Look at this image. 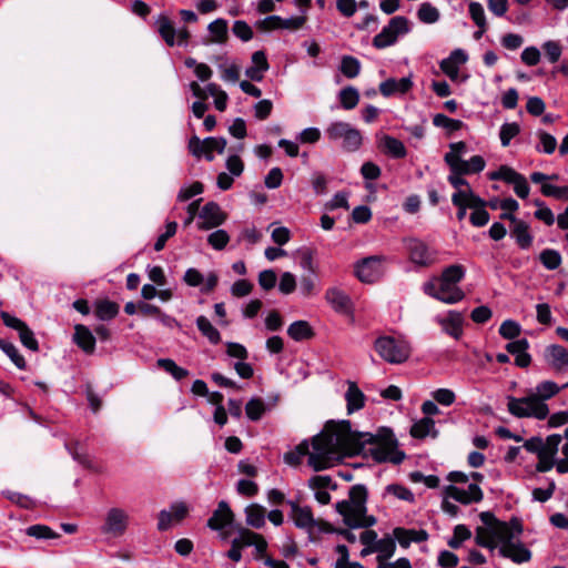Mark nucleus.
<instances>
[{
	"label": "nucleus",
	"mask_w": 568,
	"mask_h": 568,
	"mask_svg": "<svg viewBox=\"0 0 568 568\" xmlns=\"http://www.w3.org/2000/svg\"><path fill=\"white\" fill-rule=\"evenodd\" d=\"M308 486L314 490L315 499L322 505H327L331 501L329 490L336 488L332 478L323 475L312 477L308 480Z\"/></svg>",
	"instance_id": "f3484780"
},
{
	"label": "nucleus",
	"mask_w": 568,
	"mask_h": 568,
	"mask_svg": "<svg viewBox=\"0 0 568 568\" xmlns=\"http://www.w3.org/2000/svg\"><path fill=\"white\" fill-rule=\"evenodd\" d=\"M155 26L161 38L169 47L184 45L190 38L189 30L183 27L175 29L173 22L164 14H160L155 20Z\"/></svg>",
	"instance_id": "ddd939ff"
},
{
	"label": "nucleus",
	"mask_w": 568,
	"mask_h": 568,
	"mask_svg": "<svg viewBox=\"0 0 568 568\" xmlns=\"http://www.w3.org/2000/svg\"><path fill=\"white\" fill-rule=\"evenodd\" d=\"M465 268L454 264L446 267L439 277L424 284V292L446 304H455L465 297L457 284L464 278Z\"/></svg>",
	"instance_id": "20e7f679"
},
{
	"label": "nucleus",
	"mask_w": 568,
	"mask_h": 568,
	"mask_svg": "<svg viewBox=\"0 0 568 568\" xmlns=\"http://www.w3.org/2000/svg\"><path fill=\"white\" fill-rule=\"evenodd\" d=\"M412 80L409 78H402L399 80L388 79L379 84V91L383 95L389 97L396 92L405 93L412 87Z\"/></svg>",
	"instance_id": "c85d7f7f"
},
{
	"label": "nucleus",
	"mask_w": 568,
	"mask_h": 568,
	"mask_svg": "<svg viewBox=\"0 0 568 568\" xmlns=\"http://www.w3.org/2000/svg\"><path fill=\"white\" fill-rule=\"evenodd\" d=\"M26 534L37 539H53L59 537L57 532L45 525H32L26 529Z\"/></svg>",
	"instance_id": "bf43d9fd"
},
{
	"label": "nucleus",
	"mask_w": 568,
	"mask_h": 568,
	"mask_svg": "<svg viewBox=\"0 0 568 568\" xmlns=\"http://www.w3.org/2000/svg\"><path fill=\"white\" fill-rule=\"evenodd\" d=\"M484 526L476 528L475 541L478 546L494 550L499 547V554L516 564L527 562L531 558L530 550L519 540L523 526L517 518L500 521L491 513L479 515Z\"/></svg>",
	"instance_id": "f03ea898"
},
{
	"label": "nucleus",
	"mask_w": 568,
	"mask_h": 568,
	"mask_svg": "<svg viewBox=\"0 0 568 568\" xmlns=\"http://www.w3.org/2000/svg\"><path fill=\"white\" fill-rule=\"evenodd\" d=\"M486 162L483 156L474 155L469 161H463L458 166L459 172L465 174L479 173L485 169Z\"/></svg>",
	"instance_id": "4d7b16f0"
},
{
	"label": "nucleus",
	"mask_w": 568,
	"mask_h": 568,
	"mask_svg": "<svg viewBox=\"0 0 568 568\" xmlns=\"http://www.w3.org/2000/svg\"><path fill=\"white\" fill-rule=\"evenodd\" d=\"M557 453L552 449L545 447L542 444V448L538 454V463L536 465V470L539 473L549 471L555 466V457Z\"/></svg>",
	"instance_id": "a19ab883"
},
{
	"label": "nucleus",
	"mask_w": 568,
	"mask_h": 568,
	"mask_svg": "<svg viewBox=\"0 0 568 568\" xmlns=\"http://www.w3.org/2000/svg\"><path fill=\"white\" fill-rule=\"evenodd\" d=\"M339 71L348 79L356 78L361 72V62L352 55H344L341 61Z\"/></svg>",
	"instance_id": "37998d69"
},
{
	"label": "nucleus",
	"mask_w": 568,
	"mask_h": 568,
	"mask_svg": "<svg viewBox=\"0 0 568 568\" xmlns=\"http://www.w3.org/2000/svg\"><path fill=\"white\" fill-rule=\"evenodd\" d=\"M365 395L358 388L356 383L347 382V390L345 393L346 408L348 414H353L362 409L365 405Z\"/></svg>",
	"instance_id": "bb28decb"
},
{
	"label": "nucleus",
	"mask_w": 568,
	"mask_h": 568,
	"mask_svg": "<svg viewBox=\"0 0 568 568\" xmlns=\"http://www.w3.org/2000/svg\"><path fill=\"white\" fill-rule=\"evenodd\" d=\"M379 146L393 158L402 159L406 156V148L403 142L390 135H383Z\"/></svg>",
	"instance_id": "c756f323"
},
{
	"label": "nucleus",
	"mask_w": 568,
	"mask_h": 568,
	"mask_svg": "<svg viewBox=\"0 0 568 568\" xmlns=\"http://www.w3.org/2000/svg\"><path fill=\"white\" fill-rule=\"evenodd\" d=\"M520 132V126L517 122H507L500 126L499 138L503 146H508L510 141Z\"/></svg>",
	"instance_id": "6e6d98bb"
},
{
	"label": "nucleus",
	"mask_w": 568,
	"mask_h": 568,
	"mask_svg": "<svg viewBox=\"0 0 568 568\" xmlns=\"http://www.w3.org/2000/svg\"><path fill=\"white\" fill-rule=\"evenodd\" d=\"M471 536L470 530L465 525H457L454 528V535L448 540V546L450 548L457 549L462 546L463 541L469 539Z\"/></svg>",
	"instance_id": "0e129e2a"
},
{
	"label": "nucleus",
	"mask_w": 568,
	"mask_h": 568,
	"mask_svg": "<svg viewBox=\"0 0 568 568\" xmlns=\"http://www.w3.org/2000/svg\"><path fill=\"white\" fill-rule=\"evenodd\" d=\"M417 16L422 22L430 24L438 21L439 11L430 3L424 2L419 7Z\"/></svg>",
	"instance_id": "5fc2aeb1"
},
{
	"label": "nucleus",
	"mask_w": 568,
	"mask_h": 568,
	"mask_svg": "<svg viewBox=\"0 0 568 568\" xmlns=\"http://www.w3.org/2000/svg\"><path fill=\"white\" fill-rule=\"evenodd\" d=\"M539 260L550 271L558 268L562 261L560 253L551 248L544 250L539 255Z\"/></svg>",
	"instance_id": "603ef678"
},
{
	"label": "nucleus",
	"mask_w": 568,
	"mask_h": 568,
	"mask_svg": "<svg viewBox=\"0 0 568 568\" xmlns=\"http://www.w3.org/2000/svg\"><path fill=\"white\" fill-rule=\"evenodd\" d=\"M196 326L201 334L205 336L212 344H219L221 342L220 332L205 316L201 315L196 318Z\"/></svg>",
	"instance_id": "4c0bfd02"
},
{
	"label": "nucleus",
	"mask_w": 568,
	"mask_h": 568,
	"mask_svg": "<svg viewBox=\"0 0 568 568\" xmlns=\"http://www.w3.org/2000/svg\"><path fill=\"white\" fill-rule=\"evenodd\" d=\"M326 134L332 141L342 140V148L349 152L358 150L362 145L361 132L346 122L331 123L326 129Z\"/></svg>",
	"instance_id": "0eeeda50"
},
{
	"label": "nucleus",
	"mask_w": 568,
	"mask_h": 568,
	"mask_svg": "<svg viewBox=\"0 0 568 568\" xmlns=\"http://www.w3.org/2000/svg\"><path fill=\"white\" fill-rule=\"evenodd\" d=\"M541 193L545 196H552L557 200H568V186H556L552 184L544 183L541 185Z\"/></svg>",
	"instance_id": "774afa93"
},
{
	"label": "nucleus",
	"mask_w": 568,
	"mask_h": 568,
	"mask_svg": "<svg viewBox=\"0 0 568 568\" xmlns=\"http://www.w3.org/2000/svg\"><path fill=\"white\" fill-rule=\"evenodd\" d=\"M376 564L390 559L396 550V539L393 537H384L375 544Z\"/></svg>",
	"instance_id": "2f4dec72"
},
{
	"label": "nucleus",
	"mask_w": 568,
	"mask_h": 568,
	"mask_svg": "<svg viewBox=\"0 0 568 568\" xmlns=\"http://www.w3.org/2000/svg\"><path fill=\"white\" fill-rule=\"evenodd\" d=\"M230 242V235L225 230H216L207 236V243L215 250H223Z\"/></svg>",
	"instance_id": "338daca9"
},
{
	"label": "nucleus",
	"mask_w": 568,
	"mask_h": 568,
	"mask_svg": "<svg viewBox=\"0 0 568 568\" xmlns=\"http://www.w3.org/2000/svg\"><path fill=\"white\" fill-rule=\"evenodd\" d=\"M158 366L171 374L176 381H181L189 375L186 369L178 366L175 362L170 358L158 359Z\"/></svg>",
	"instance_id": "3c124183"
},
{
	"label": "nucleus",
	"mask_w": 568,
	"mask_h": 568,
	"mask_svg": "<svg viewBox=\"0 0 568 568\" xmlns=\"http://www.w3.org/2000/svg\"><path fill=\"white\" fill-rule=\"evenodd\" d=\"M232 541L237 544L240 548L254 546L258 554L265 552L267 547V542L263 536L245 528L240 529L237 537H235Z\"/></svg>",
	"instance_id": "aec40b11"
},
{
	"label": "nucleus",
	"mask_w": 568,
	"mask_h": 568,
	"mask_svg": "<svg viewBox=\"0 0 568 568\" xmlns=\"http://www.w3.org/2000/svg\"><path fill=\"white\" fill-rule=\"evenodd\" d=\"M393 535L403 548L409 547L412 542H422L428 539V534L424 529L416 530L398 527L393 530Z\"/></svg>",
	"instance_id": "393cba45"
},
{
	"label": "nucleus",
	"mask_w": 568,
	"mask_h": 568,
	"mask_svg": "<svg viewBox=\"0 0 568 568\" xmlns=\"http://www.w3.org/2000/svg\"><path fill=\"white\" fill-rule=\"evenodd\" d=\"M450 151L445 154V162L450 170H456L457 166L464 161L462 155L466 152V143L463 141L452 143Z\"/></svg>",
	"instance_id": "e433bc0d"
},
{
	"label": "nucleus",
	"mask_w": 568,
	"mask_h": 568,
	"mask_svg": "<svg viewBox=\"0 0 568 568\" xmlns=\"http://www.w3.org/2000/svg\"><path fill=\"white\" fill-rule=\"evenodd\" d=\"M409 260L418 266H430L438 261V252L424 241L410 237L404 241Z\"/></svg>",
	"instance_id": "9d476101"
},
{
	"label": "nucleus",
	"mask_w": 568,
	"mask_h": 568,
	"mask_svg": "<svg viewBox=\"0 0 568 568\" xmlns=\"http://www.w3.org/2000/svg\"><path fill=\"white\" fill-rule=\"evenodd\" d=\"M367 489L364 485L352 486L348 498L335 504L336 511L349 528H369L376 518L367 514Z\"/></svg>",
	"instance_id": "7ed1b4c3"
},
{
	"label": "nucleus",
	"mask_w": 568,
	"mask_h": 568,
	"mask_svg": "<svg viewBox=\"0 0 568 568\" xmlns=\"http://www.w3.org/2000/svg\"><path fill=\"white\" fill-rule=\"evenodd\" d=\"M437 322L446 334L450 335L455 339H459L462 337L464 324V316L462 313L449 311L446 316L438 317Z\"/></svg>",
	"instance_id": "6ab92c4d"
},
{
	"label": "nucleus",
	"mask_w": 568,
	"mask_h": 568,
	"mask_svg": "<svg viewBox=\"0 0 568 568\" xmlns=\"http://www.w3.org/2000/svg\"><path fill=\"white\" fill-rule=\"evenodd\" d=\"M270 65L264 51H255L252 54V65L246 69L245 74L253 81H262L264 73L268 70Z\"/></svg>",
	"instance_id": "a878e982"
},
{
	"label": "nucleus",
	"mask_w": 568,
	"mask_h": 568,
	"mask_svg": "<svg viewBox=\"0 0 568 568\" xmlns=\"http://www.w3.org/2000/svg\"><path fill=\"white\" fill-rule=\"evenodd\" d=\"M233 520V513L227 503L222 500L219 503L217 508L214 510L211 518L207 520V526L213 530H221Z\"/></svg>",
	"instance_id": "5701e85b"
},
{
	"label": "nucleus",
	"mask_w": 568,
	"mask_h": 568,
	"mask_svg": "<svg viewBox=\"0 0 568 568\" xmlns=\"http://www.w3.org/2000/svg\"><path fill=\"white\" fill-rule=\"evenodd\" d=\"M385 491L386 494L392 495L399 500L413 503L415 499L414 494L408 488L398 484L388 485L385 488Z\"/></svg>",
	"instance_id": "69168bd1"
},
{
	"label": "nucleus",
	"mask_w": 568,
	"mask_h": 568,
	"mask_svg": "<svg viewBox=\"0 0 568 568\" xmlns=\"http://www.w3.org/2000/svg\"><path fill=\"white\" fill-rule=\"evenodd\" d=\"M265 404L260 398H252L245 406V412L251 420H258L265 413Z\"/></svg>",
	"instance_id": "680f3d73"
},
{
	"label": "nucleus",
	"mask_w": 568,
	"mask_h": 568,
	"mask_svg": "<svg viewBox=\"0 0 568 568\" xmlns=\"http://www.w3.org/2000/svg\"><path fill=\"white\" fill-rule=\"evenodd\" d=\"M529 343L526 338L516 339L507 344L506 349L515 356V364L518 367H528L531 363V356L527 353Z\"/></svg>",
	"instance_id": "4be33fe9"
},
{
	"label": "nucleus",
	"mask_w": 568,
	"mask_h": 568,
	"mask_svg": "<svg viewBox=\"0 0 568 568\" xmlns=\"http://www.w3.org/2000/svg\"><path fill=\"white\" fill-rule=\"evenodd\" d=\"M545 361L555 372H561L568 367V351L558 344H551L545 349Z\"/></svg>",
	"instance_id": "a211bd4d"
},
{
	"label": "nucleus",
	"mask_w": 568,
	"mask_h": 568,
	"mask_svg": "<svg viewBox=\"0 0 568 568\" xmlns=\"http://www.w3.org/2000/svg\"><path fill=\"white\" fill-rule=\"evenodd\" d=\"M385 256L372 255L354 265L355 276L363 283H374L384 274Z\"/></svg>",
	"instance_id": "f8f14e48"
},
{
	"label": "nucleus",
	"mask_w": 568,
	"mask_h": 568,
	"mask_svg": "<svg viewBox=\"0 0 568 568\" xmlns=\"http://www.w3.org/2000/svg\"><path fill=\"white\" fill-rule=\"evenodd\" d=\"M339 101L345 110H352L358 104L359 93L354 87H346L339 92Z\"/></svg>",
	"instance_id": "de8ad7c7"
},
{
	"label": "nucleus",
	"mask_w": 568,
	"mask_h": 568,
	"mask_svg": "<svg viewBox=\"0 0 568 568\" xmlns=\"http://www.w3.org/2000/svg\"><path fill=\"white\" fill-rule=\"evenodd\" d=\"M468 11L471 20L479 29L487 27L485 10L479 2H470L468 6Z\"/></svg>",
	"instance_id": "052dcab7"
},
{
	"label": "nucleus",
	"mask_w": 568,
	"mask_h": 568,
	"mask_svg": "<svg viewBox=\"0 0 568 568\" xmlns=\"http://www.w3.org/2000/svg\"><path fill=\"white\" fill-rule=\"evenodd\" d=\"M374 348L379 357L389 364H402L410 355L408 343L392 336H379L376 338Z\"/></svg>",
	"instance_id": "423d86ee"
},
{
	"label": "nucleus",
	"mask_w": 568,
	"mask_h": 568,
	"mask_svg": "<svg viewBox=\"0 0 568 568\" xmlns=\"http://www.w3.org/2000/svg\"><path fill=\"white\" fill-rule=\"evenodd\" d=\"M452 202L455 206L458 207L456 214L458 221H463L466 216L467 209H473V206L476 205V203L480 204V197L477 194H475V192H459L453 193Z\"/></svg>",
	"instance_id": "412c9836"
},
{
	"label": "nucleus",
	"mask_w": 568,
	"mask_h": 568,
	"mask_svg": "<svg viewBox=\"0 0 568 568\" xmlns=\"http://www.w3.org/2000/svg\"><path fill=\"white\" fill-rule=\"evenodd\" d=\"M369 454L376 462L400 464L405 454L397 449L396 440L388 435L378 437L366 432L352 430L348 420L327 423L315 439L310 466L314 470L332 467L344 456Z\"/></svg>",
	"instance_id": "f257e3e1"
},
{
	"label": "nucleus",
	"mask_w": 568,
	"mask_h": 568,
	"mask_svg": "<svg viewBox=\"0 0 568 568\" xmlns=\"http://www.w3.org/2000/svg\"><path fill=\"white\" fill-rule=\"evenodd\" d=\"M560 392V386L552 381H544L536 385L535 389L531 390L532 395L537 400L545 403Z\"/></svg>",
	"instance_id": "f704fd0d"
},
{
	"label": "nucleus",
	"mask_w": 568,
	"mask_h": 568,
	"mask_svg": "<svg viewBox=\"0 0 568 568\" xmlns=\"http://www.w3.org/2000/svg\"><path fill=\"white\" fill-rule=\"evenodd\" d=\"M460 168L457 166L456 170H450V174L448 175L447 180L452 184V186L456 190L454 193L459 192H474L470 187L469 183L463 178L465 175L464 172H459Z\"/></svg>",
	"instance_id": "49530a36"
},
{
	"label": "nucleus",
	"mask_w": 568,
	"mask_h": 568,
	"mask_svg": "<svg viewBox=\"0 0 568 568\" xmlns=\"http://www.w3.org/2000/svg\"><path fill=\"white\" fill-rule=\"evenodd\" d=\"M410 434L415 438H424L435 434V422L429 417H424L412 426Z\"/></svg>",
	"instance_id": "79ce46f5"
},
{
	"label": "nucleus",
	"mask_w": 568,
	"mask_h": 568,
	"mask_svg": "<svg viewBox=\"0 0 568 568\" xmlns=\"http://www.w3.org/2000/svg\"><path fill=\"white\" fill-rule=\"evenodd\" d=\"M129 525V513L120 507H111L105 513L100 530L110 538H120L126 532Z\"/></svg>",
	"instance_id": "1a4fd4ad"
},
{
	"label": "nucleus",
	"mask_w": 568,
	"mask_h": 568,
	"mask_svg": "<svg viewBox=\"0 0 568 568\" xmlns=\"http://www.w3.org/2000/svg\"><path fill=\"white\" fill-rule=\"evenodd\" d=\"M74 336L73 339L77 345L85 353L92 354L95 349V338L92 335L91 331L81 324L75 325L74 327Z\"/></svg>",
	"instance_id": "cd10ccee"
},
{
	"label": "nucleus",
	"mask_w": 568,
	"mask_h": 568,
	"mask_svg": "<svg viewBox=\"0 0 568 568\" xmlns=\"http://www.w3.org/2000/svg\"><path fill=\"white\" fill-rule=\"evenodd\" d=\"M506 399L508 413L517 418H536L542 420L549 414L548 405L541 400H537L531 392L524 397L509 395Z\"/></svg>",
	"instance_id": "39448f33"
},
{
	"label": "nucleus",
	"mask_w": 568,
	"mask_h": 568,
	"mask_svg": "<svg viewBox=\"0 0 568 568\" xmlns=\"http://www.w3.org/2000/svg\"><path fill=\"white\" fill-rule=\"evenodd\" d=\"M537 136L539 139V143L536 145V150L546 154L554 153L557 146L556 138L546 131H538Z\"/></svg>",
	"instance_id": "8fccbe9b"
},
{
	"label": "nucleus",
	"mask_w": 568,
	"mask_h": 568,
	"mask_svg": "<svg viewBox=\"0 0 568 568\" xmlns=\"http://www.w3.org/2000/svg\"><path fill=\"white\" fill-rule=\"evenodd\" d=\"M521 174L516 172L514 169L501 165L497 171L490 172L488 178L493 181L501 180L506 183L513 184Z\"/></svg>",
	"instance_id": "864d4df0"
},
{
	"label": "nucleus",
	"mask_w": 568,
	"mask_h": 568,
	"mask_svg": "<svg viewBox=\"0 0 568 568\" xmlns=\"http://www.w3.org/2000/svg\"><path fill=\"white\" fill-rule=\"evenodd\" d=\"M199 217L201 222L197 223V227L206 231L222 225L226 221L227 215L217 203L209 202L201 209Z\"/></svg>",
	"instance_id": "2eb2a0df"
},
{
	"label": "nucleus",
	"mask_w": 568,
	"mask_h": 568,
	"mask_svg": "<svg viewBox=\"0 0 568 568\" xmlns=\"http://www.w3.org/2000/svg\"><path fill=\"white\" fill-rule=\"evenodd\" d=\"M444 494L463 505L479 503L484 497L480 487L476 483L469 484L466 489L456 485H448L444 487Z\"/></svg>",
	"instance_id": "4468645a"
},
{
	"label": "nucleus",
	"mask_w": 568,
	"mask_h": 568,
	"mask_svg": "<svg viewBox=\"0 0 568 568\" xmlns=\"http://www.w3.org/2000/svg\"><path fill=\"white\" fill-rule=\"evenodd\" d=\"M288 336L296 341L308 339L313 336V329L306 321H295L287 328Z\"/></svg>",
	"instance_id": "72a5a7b5"
},
{
	"label": "nucleus",
	"mask_w": 568,
	"mask_h": 568,
	"mask_svg": "<svg viewBox=\"0 0 568 568\" xmlns=\"http://www.w3.org/2000/svg\"><path fill=\"white\" fill-rule=\"evenodd\" d=\"M290 505L292 508L291 517L296 527L308 532H312L316 527L324 529V524L321 520H316L314 518L313 513L308 506L301 507L294 501H290Z\"/></svg>",
	"instance_id": "dca6fc26"
},
{
	"label": "nucleus",
	"mask_w": 568,
	"mask_h": 568,
	"mask_svg": "<svg viewBox=\"0 0 568 568\" xmlns=\"http://www.w3.org/2000/svg\"><path fill=\"white\" fill-rule=\"evenodd\" d=\"M335 552L338 556L335 568H364L359 562L349 560L348 549L345 545H337Z\"/></svg>",
	"instance_id": "09e8293b"
},
{
	"label": "nucleus",
	"mask_w": 568,
	"mask_h": 568,
	"mask_svg": "<svg viewBox=\"0 0 568 568\" xmlns=\"http://www.w3.org/2000/svg\"><path fill=\"white\" fill-rule=\"evenodd\" d=\"M325 300L337 313H347L351 310L348 295L337 287H331L325 293Z\"/></svg>",
	"instance_id": "b1692460"
},
{
	"label": "nucleus",
	"mask_w": 568,
	"mask_h": 568,
	"mask_svg": "<svg viewBox=\"0 0 568 568\" xmlns=\"http://www.w3.org/2000/svg\"><path fill=\"white\" fill-rule=\"evenodd\" d=\"M321 435V433L318 435H316L314 438H313V442H312V449H310V446L306 442H303L301 443L297 447H296V452H288L284 455V460L286 464L288 465H292V466H295V465H298L300 462H301V457L304 456V455H307L308 456V464H310V459H311V455L314 450V445H315V439Z\"/></svg>",
	"instance_id": "473e14b6"
},
{
	"label": "nucleus",
	"mask_w": 568,
	"mask_h": 568,
	"mask_svg": "<svg viewBox=\"0 0 568 568\" xmlns=\"http://www.w3.org/2000/svg\"><path fill=\"white\" fill-rule=\"evenodd\" d=\"M119 313V305L109 300L98 301L95 303V315L101 321H108L115 317Z\"/></svg>",
	"instance_id": "58836bf2"
},
{
	"label": "nucleus",
	"mask_w": 568,
	"mask_h": 568,
	"mask_svg": "<svg viewBox=\"0 0 568 568\" xmlns=\"http://www.w3.org/2000/svg\"><path fill=\"white\" fill-rule=\"evenodd\" d=\"M511 234L521 248H528L532 243V236L529 233V226L524 221L516 222Z\"/></svg>",
	"instance_id": "ea45409f"
},
{
	"label": "nucleus",
	"mask_w": 568,
	"mask_h": 568,
	"mask_svg": "<svg viewBox=\"0 0 568 568\" xmlns=\"http://www.w3.org/2000/svg\"><path fill=\"white\" fill-rule=\"evenodd\" d=\"M433 123L435 126L446 129L449 132L457 131L463 126V122L460 120L448 118L442 113H438L433 118Z\"/></svg>",
	"instance_id": "13d9d810"
},
{
	"label": "nucleus",
	"mask_w": 568,
	"mask_h": 568,
	"mask_svg": "<svg viewBox=\"0 0 568 568\" xmlns=\"http://www.w3.org/2000/svg\"><path fill=\"white\" fill-rule=\"evenodd\" d=\"M207 30L210 32V40L211 43H224L227 40V33H229V27L227 21L219 18L214 21H212L207 26Z\"/></svg>",
	"instance_id": "7c9ffc66"
},
{
	"label": "nucleus",
	"mask_w": 568,
	"mask_h": 568,
	"mask_svg": "<svg viewBox=\"0 0 568 568\" xmlns=\"http://www.w3.org/2000/svg\"><path fill=\"white\" fill-rule=\"evenodd\" d=\"M190 153L195 158L204 156L207 161L214 160V152L222 154L226 148V140L224 138L210 136L201 140L193 135L187 144Z\"/></svg>",
	"instance_id": "9b49d317"
},
{
	"label": "nucleus",
	"mask_w": 568,
	"mask_h": 568,
	"mask_svg": "<svg viewBox=\"0 0 568 568\" xmlns=\"http://www.w3.org/2000/svg\"><path fill=\"white\" fill-rule=\"evenodd\" d=\"M473 212L470 214V223L476 226L480 227L488 223L489 221V213L486 211V202L480 197V204L476 203V205L473 206Z\"/></svg>",
	"instance_id": "c03bdc74"
},
{
	"label": "nucleus",
	"mask_w": 568,
	"mask_h": 568,
	"mask_svg": "<svg viewBox=\"0 0 568 568\" xmlns=\"http://www.w3.org/2000/svg\"><path fill=\"white\" fill-rule=\"evenodd\" d=\"M0 348L19 369L26 368V361L23 356L19 353L18 348L12 343L0 339Z\"/></svg>",
	"instance_id": "a18cd8bd"
},
{
	"label": "nucleus",
	"mask_w": 568,
	"mask_h": 568,
	"mask_svg": "<svg viewBox=\"0 0 568 568\" xmlns=\"http://www.w3.org/2000/svg\"><path fill=\"white\" fill-rule=\"evenodd\" d=\"M409 32V21L403 16L392 18L379 33L373 39V45L377 49H384L393 45L399 36Z\"/></svg>",
	"instance_id": "6e6552de"
},
{
	"label": "nucleus",
	"mask_w": 568,
	"mask_h": 568,
	"mask_svg": "<svg viewBox=\"0 0 568 568\" xmlns=\"http://www.w3.org/2000/svg\"><path fill=\"white\" fill-rule=\"evenodd\" d=\"M246 524L253 528H262L265 525V508L252 504L245 508Z\"/></svg>",
	"instance_id": "c9c22d12"
},
{
	"label": "nucleus",
	"mask_w": 568,
	"mask_h": 568,
	"mask_svg": "<svg viewBox=\"0 0 568 568\" xmlns=\"http://www.w3.org/2000/svg\"><path fill=\"white\" fill-rule=\"evenodd\" d=\"M542 50L550 63H556L557 61H559L562 53L561 44L555 40H548L544 42Z\"/></svg>",
	"instance_id": "e2e57ef3"
}]
</instances>
